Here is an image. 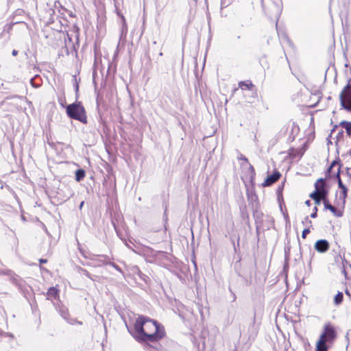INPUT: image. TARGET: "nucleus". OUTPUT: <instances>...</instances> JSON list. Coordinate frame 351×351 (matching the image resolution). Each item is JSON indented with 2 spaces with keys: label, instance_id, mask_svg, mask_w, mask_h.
Wrapping results in <instances>:
<instances>
[{
  "label": "nucleus",
  "instance_id": "1",
  "mask_svg": "<svg viewBox=\"0 0 351 351\" xmlns=\"http://www.w3.org/2000/svg\"><path fill=\"white\" fill-rule=\"evenodd\" d=\"M133 337L141 343H156L166 336L165 327L157 321L139 315L134 324Z\"/></svg>",
  "mask_w": 351,
  "mask_h": 351
},
{
  "label": "nucleus",
  "instance_id": "28",
  "mask_svg": "<svg viewBox=\"0 0 351 351\" xmlns=\"http://www.w3.org/2000/svg\"><path fill=\"white\" fill-rule=\"evenodd\" d=\"M339 172H340V167H339L337 168V172L335 173V174H337V175L339 176Z\"/></svg>",
  "mask_w": 351,
  "mask_h": 351
},
{
  "label": "nucleus",
  "instance_id": "15",
  "mask_svg": "<svg viewBox=\"0 0 351 351\" xmlns=\"http://www.w3.org/2000/svg\"><path fill=\"white\" fill-rule=\"evenodd\" d=\"M85 177V171L83 169H78L75 172V180L77 181L82 180Z\"/></svg>",
  "mask_w": 351,
  "mask_h": 351
},
{
  "label": "nucleus",
  "instance_id": "24",
  "mask_svg": "<svg viewBox=\"0 0 351 351\" xmlns=\"http://www.w3.org/2000/svg\"><path fill=\"white\" fill-rule=\"evenodd\" d=\"M39 263L40 264L47 263V259H44V258H40V259H39Z\"/></svg>",
  "mask_w": 351,
  "mask_h": 351
},
{
  "label": "nucleus",
  "instance_id": "16",
  "mask_svg": "<svg viewBox=\"0 0 351 351\" xmlns=\"http://www.w3.org/2000/svg\"><path fill=\"white\" fill-rule=\"evenodd\" d=\"M343 299V295L342 292H338V293L334 298V303L336 305L340 304Z\"/></svg>",
  "mask_w": 351,
  "mask_h": 351
},
{
  "label": "nucleus",
  "instance_id": "18",
  "mask_svg": "<svg viewBox=\"0 0 351 351\" xmlns=\"http://www.w3.org/2000/svg\"><path fill=\"white\" fill-rule=\"evenodd\" d=\"M338 163L336 162V161H333L330 166L328 167V170H327V176L328 177H330L331 176V172H332V169L336 166L337 165Z\"/></svg>",
  "mask_w": 351,
  "mask_h": 351
},
{
  "label": "nucleus",
  "instance_id": "25",
  "mask_svg": "<svg viewBox=\"0 0 351 351\" xmlns=\"http://www.w3.org/2000/svg\"><path fill=\"white\" fill-rule=\"evenodd\" d=\"M12 54L14 56H16L17 54H18V51L15 49H14L12 52Z\"/></svg>",
  "mask_w": 351,
  "mask_h": 351
},
{
  "label": "nucleus",
  "instance_id": "10",
  "mask_svg": "<svg viewBox=\"0 0 351 351\" xmlns=\"http://www.w3.org/2000/svg\"><path fill=\"white\" fill-rule=\"evenodd\" d=\"M47 298L48 300H58L60 298V289L58 286L50 287L47 292Z\"/></svg>",
  "mask_w": 351,
  "mask_h": 351
},
{
  "label": "nucleus",
  "instance_id": "5",
  "mask_svg": "<svg viewBox=\"0 0 351 351\" xmlns=\"http://www.w3.org/2000/svg\"><path fill=\"white\" fill-rule=\"evenodd\" d=\"M241 179L244 182L252 184L254 181L256 172L251 164L241 165Z\"/></svg>",
  "mask_w": 351,
  "mask_h": 351
},
{
  "label": "nucleus",
  "instance_id": "23",
  "mask_svg": "<svg viewBox=\"0 0 351 351\" xmlns=\"http://www.w3.org/2000/svg\"><path fill=\"white\" fill-rule=\"evenodd\" d=\"M253 101H252V103H258L259 102V99L258 98V97L256 95L255 97H253Z\"/></svg>",
  "mask_w": 351,
  "mask_h": 351
},
{
  "label": "nucleus",
  "instance_id": "21",
  "mask_svg": "<svg viewBox=\"0 0 351 351\" xmlns=\"http://www.w3.org/2000/svg\"><path fill=\"white\" fill-rule=\"evenodd\" d=\"M317 206H315V208H314V209H313V213L311 215V217L312 218H315V217H317Z\"/></svg>",
  "mask_w": 351,
  "mask_h": 351
},
{
  "label": "nucleus",
  "instance_id": "6",
  "mask_svg": "<svg viewBox=\"0 0 351 351\" xmlns=\"http://www.w3.org/2000/svg\"><path fill=\"white\" fill-rule=\"evenodd\" d=\"M315 191L313 192L315 194H320L321 195L326 196L328 195V191L326 189V182L323 178L318 179L315 184Z\"/></svg>",
  "mask_w": 351,
  "mask_h": 351
},
{
  "label": "nucleus",
  "instance_id": "3",
  "mask_svg": "<svg viewBox=\"0 0 351 351\" xmlns=\"http://www.w3.org/2000/svg\"><path fill=\"white\" fill-rule=\"evenodd\" d=\"M66 114L69 117L77 120L83 123H87L86 110L82 102H75L66 107Z\"/></svg>",
  "mask_w": 351,
  "mask_h": 351
},
{
  "label": "nucleus",
  "instance_id": "27",
  "mask_svg": "<svg viewBox=\"0 0 351 351\" xmlns=\"http://www.w3.org/2000/svg\"><path fill=\"white\" fill-rule=\"evenodd\" d=\"M75 322H76V323H77V324H80V325H81V324H82V322H77V321H73V322H71V324H74V323H75Z\"/></svg>",
  "mask_w": 351,
  "mask_h": 351
},
{
  "label": "nucleus",
  "instance_id": "14",
  "mask_svg": "<svg viewBox=\"0 0 351 351\" xmlns=\"http://www.w3.org/2000/svg\"><path fill=\"white\" fill-rule=\"evenodd\" d=\"M347 193H348V190H347V188L346 186H344L342 189H341V191L339 193V197H340V199H342L343 205H344L345 203H346V199L347 197Z\"/></svg>",
  "mask_w": 351,
  "mask_h": 351
},
{
  "label": "nucleus",
  "instance_id": "13",
  "mask_svg": "<svg viewBox=\"0 0 351 351\" xmlns=\"http://www.w3.org/2000/svg\"><path fill=\"white\" fill-rule=\"evenodd\" d=\"M339 125L346 129V133L348 135L351 136V122H348L346 121H342L340 122Z\"/></svg>",
  "mask_w": 351,
  "mask_h": 351
},
{
  "label": "nucleus",
  "instance_id": "20",
  "mask_svg": "<svg viewBox=\"0 0 351 351\" xmlns=\"http://www.w3.org/2000/svg\"><path fill=\"white\" fill-rule=\"evenodd\" d=\"M309 232H310V230L308 228L304 229L302 233V238L303 239H305L306 238L307 234H309Z\"/></svg>",
  "mask_w": 351,
  "mask_h": 351
},
{
  "label": "nucleus",
  "instance_id": "29",
  "mask_svg": "<svg viewBox=\"0 0 351 351\" xmlns=\"http://www.w3.org/2000/svg\"><path fill=\"white\" fill-rule=\"evenodd\" d=\"M261 1H262V2L263 3L265 0H261Z\"/></svg>",
  "mask_w": 351,
  "mask_h": 351
},
{
  "label": "nucleus",
  "instance_id": "2",
  "mask_svg": "<svg viewBox=\"0 0 351 351\" xmlns=\"http://www.w3.org/2000/svg\"><path fill=\"white\" fill-rule=\"evenodd\" d=\"M337 337V332L335 326L330 322L326 323L316 342L315 351H328Z\"/></svg>",
  "mask_w": 351,
  "mask_h": 351
},
{
  "label": "nucleus",
  "instance_id": "7",
  "mask_svg": "<svg viewBox=\"0 0 351 351\" xmlns=\"http://www.w3.org/2000/svg\"><path fill=\"white\" fill-rule=\"evenodd\" d=\"M281 177V173L279 171L275 170L272 174L268 176L263 183L262 184L263 186H270L276 182H278Z\"/></svg>",
  "mask_w": 351,
  "mask_h": 351
},
{
  "label": "nucleus",
  "instance_id": "4",
  "mask_svg": "<svg viewBox=\"0 0 351 351\" xmlns=\"http://www.w3.org/2000/svg\"><path fill=\"white\" fill-rule=\"evenodd\" d=\"M339 101L342 108L351 112V83L350 81L342 89L339 94Z\"/></svg>",
  "mask_w": 351,
  "mask_h": 351
},
{
  "label": "nucleus",
  "instance_id": "22",
  "mask_svg": "<svg viewBox=\"0 0 351 351\" xmlns=\"http://www.w3.org/2000/svg\"><path fill=\"white\" fill-rule=\"evenodd\" d=\"M338 185H339V189H342L343 187L346 186L343 184V182H342V181H341V180L340 179V178H339V179H338Z\"/></svg>",
  "mask_w": 351,
  "mask_h": 351
},
{
  "label": "nucleus",
  "instance_id": "12",
  "mask_svg": "<svg viewBox=\"0 0 351 351\" xmlns=\"http://www.w3.org/2000/svg\"><path fill=\"white\" fill-rule=\"evenodd\" d=\"M309 196L311 199H313L315 201V203L317 206L320 204L321 201H323V202L324 203L325 201L328 200L326 196L321 195L320 194H315L311 193Z\"/></svg>",
  "mask_w": 351,
  "mask_h": 351
},
{
  "label": "nucleus",
  "instance_id": "26",
  "mask_svg": "<svg viewBox=\"0 0 351 351\" xmlns=\"http://www.w3.org/2000/svg\"><path fill=\"white\" fill-rule=\"evenodd\" d=\"M305 204L307 206H310L311 205V201L310 200H306L305 202Z\"/></svg>",
  "mask_w": 351,
  "mask_h": 351
},
{
  "label": "nucleus",
  "instance_id": "19",
  "mask_svg": "<svg viewBox=\"0 0 351 351\" xmlns=\"http://www.w3.org/2000/svg\"><path fill=\"white\" fill-rule=\"evenodd\" d=\"M239 160H243V162L241 163V165L250 164V163L249 162L248 159H247L245 156L241 155V156H240V158H239Z\"/></svg>",
  "mask_w": 351,
  "mask_h": 351
},
{
  "label": "nucleus",
  "instance_id": "11",
  "mask_svg": "<svg viewBox=\"0 0 351 351\" xmlns=\"http://www.w3.org/2000/svg\"><path fill=\"white\" fill-rule=\"evenodd\" d=\"M239 87L243 90H255V86L250 80L239 82Z\"/></svg>",
  "mask_w": 351,
  "mask_h": 351
},
{
  "label": "nucleus",
  "instance_id": "17",
  "mask_svg": "<svg viewBox=\"0 0 351 351\" xmlns=\"http://www.w3.org/2000/svg\"><path fill=\"white\" fill-rule=\"evenodd\" d=\"M58 102L62 107H64V105L66 104V98L64 95V89H62V96L58 99Z\"/></svg>",
  "mask_w": 351,
  "mask_h": 351
},
{
  "label": "nucleus",
  "instance_id": "8",
  "mask_svg": "<svg viewBox=\"0 0 351 351\" xmlns=\"http://www.w3.org/2000/svg\"><path fill=\"white\" fill-rule=\"evenodd\" d=\"M329 243L325 239L318 240L315 244V250L320 252L324 253L329 250Z\"/></svg>",
  "mask_w": 351,
  "mask_h": 351
},
{
  "label": "nucleus",
  "instance_id": "9",
  "mask_svg": "<svg viewBox=\"0 0 351 351\" xmlns=\"http://www.w3.org/2000/svg\"><path fill=\"white\" fill-rule=\"evenodd\" d=\"M325 209L329 210L335 216L340 217L343 215V209H338L330 204L328 199L324 202Z\"/></svg>",
  "mask_w": 351,
  "mask_h": 351
}]
</instances>
